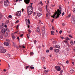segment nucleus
I'll list each match as a JSON object with an SVG mask.
<instances>
[{
    "label": "nucleus",
    "instance_id": "59",
    "mask_svg": "<svg viewBox=\"0 0 75 75\" xmlns=\"http://www.w3.org/2000/svg\"><path fill=\"white\" fill-rule=\"evenodd\" d=\"M5 27H7V25H5Z\"/></svg>",
    "mask_w": 75,
    "mask_h": 75
},
{
    "label": "nucleus",
    "instance_id": "2",
    "mask_svg": "<svg viewBox=\"0 0 75 75\" xmlns=\"http://www.w3.org/2000/svg\"><path fill=\"white\" fill-rule=\"evenodd\" d=\"M27 11L28 16H30L31 14L33 13V8H30V6H28L27 8Z\"/></svg>",
    "mask_w": 75,
    "mask_h": 75
},
{
    "label": "nucleus",
    "instance_id": "32",
    "mask_svg": "<svg viewBox=\"0 0 75 75\" xmlns=\"http://www.w3.org/2000/svg\"><path fill=\"white\" fill-rule=\"evenodd\" d=\"M8 17L9 18H11L12 17V16H11V15H9L8 16Z\"/></svg>",
    "mask_w": 75,
    "mask_h": 75
},
{
    "label": "nucleus",
    "instance_id": "51",
    "mask_svg": "<svg viewBox=\"0 0 75 75\" xmlns=\"http://www.w3.org/2000/svg\"><path fill=\"white\" fill-rule=\"evenodd\" d=\"M62 72H63V70L61 71H60V74H62Z\"/></svg>",
    "mask_w": 75,
    "mask_h": 75
},
{
    "label": "nucleus",
    "instance_id": "58",
    "mask_svg": "<svg viewBox=\"0 0 75 75\" xmlns=\"http://www.w3.org/2000/svg\"><path fill=\"white\" fill-rule=\"evenodd\" d=\"M17 39H18V40H19L20 39L19 37H17Z\"/></svg>",
    "mask_w": 75,
    "mask_h": 75
},
{
    "label": "nucleus",
    "instance_id": "50",
    "mask_svg": "<svg viewBox=\"0 0 75 75\" xmlns=\"http://www.w3.org/2000/svg\"><path fill=\"white\" fill-rule=\"evenodd\" d=\"M46 52H50V50H47L46 51Z\"/></svg>",
    "mask_w": 75,
    "mask_h": 75
},
{
    "label": "nucleus",
    "instance_id": "11",
    "mask_svg": "<svg viewBox=\"0 0 75 75\" xmlns=\"http://www.w3.org/2000/svg\"><path fill=\"white\" fill-rule=\"evenodd\" d=\"M4 45H6V46H8L9 45V43L7 42H6L4 43Z\"/></svg>",
    "mask_w": 75,
    "mask_h": 75
},
{
    "label": "nucleus",
    "instance_id": "52",
    "mask_svg": "<svg viewBox=\"0 0 75 75\" xmlns=\"http://www.w3.org/2000/svg\"><path fill=\"white\" fill-rule=\"evenodd\" d=\"M27 37L28 38H30V37H29V36L28 35V34L27 35Z\"/></svg>",
    "mask_w": 75,
    "mask_h": 75
},
{
    "label": "nucleus",
    "instance_id": "49",
    "mask_svg": "<svg viewBox=\"0 0 75 75\" xmlns=\"http://www.w3.org/2000/svg\"><path fill=\"white\" fill-rule=\"evenodd\" d=\"M17 26L16 27V28H18V27H19V24L18 25H17Z\"/></svg>",
    "mask_w": 75,
    "mask_h": 75
},
{
    "label": "nucleus",
    "instance_id": "26",
    "mask_svg": "<svg viewBox=\"0 0 75 75\" xmlns=\"http://www.w3.org/2000/svg\"><path fill=\"white\" fill-rule=\"evenodd\" d=\"M71 16V13L69 14L67 16L68 18H69V17H70Z\"/></svg>",
    "mask_w": 75,
    "mask_h": 75
},
{
    "label": "nucleus",
    "instance_id": "23",
    "mask_svg": "<svg viewBox=\"0 0 75 75\" xmlns=\"http://www.w3.org/2000/svg\"><path fill=\"white\" fill-rule=\"evenodd\" d=\"M66 40H67V41H68V40H70V39H69V38L68 37L66 38Z\"/></svg>",
    "mask_w": 75,
    "mask_h": 75
},
{
    "label": "nucleus",
    "instance_id": "43",
    "mask_svg": "<svg viewBox=\"0 0 75 75\" xmlns=\"http://www.w3.org/2000/svg\"><path fill=\"white\" fill-rule=\"evenodd\" d=\"M47 5L46 6V10L47 11Z\"/></svg>",
    "mask_w": 75,
    "mask_h": 75
},
{
    "label": "nucleus",
    "instance_id": "33",
    "mask_svg": "<svg viewBox=\"0 0 75 75\" xmlns=\"http://www.w3.org/2000/svg\"><path fill=\"white\" fill-rule=\"evenodd\" d=\"M0 38H1V39H3V37L1 35H0Z\"/></svg>",
    "mask_w": 75,
    "mask_h": 75
},
{
    "label": "nucleus",
    "instance_id": "40",
    "mask_svg": "<svg viewBox=\"0 0 75 75\" xmlns=\"http://www.w3.org/2000/svg\"><path fill=\"white\" fill-rule=\"evenodd\" d=\"M30 55H33L34 54V53L33 52H32L30 53Z\"/></svg>",
    "mask_w": 75,
    "mask_h": 75
},
{
    "label": "nucleus",
    "instance_id": "10",
    "mask_svg": "<svg viewBox=\"0 0 75 75\" xmlns=\"http://www.w3.org/2000/svg\"><path fill=\"white\" fill-rule=\"evenodd\" d=\"M42 34H45V28H42Z\"/></svg>",
    "mask_w": 75,
    "mask_h": 75
},
{
    "label": "nucleus",
    "instance_id": "7",
    "mask_svg": "<svg viewBox=\"0 0 75 75\" xmlns=\"http://www.w3.org/2000/svg\"><path fill=\"white\" fill-rule=\"evenodd\" d=\"M1 35H3L5 34V29H3L1 30Z\"/></svg>",
    "mask_w": 75,
    "mask_h": 75
},
{
    "label": "nucleus",
    "instance_id": "13",
    "mask_svg": "<svg viewBox=\"0 0 75 75\" xmlns=\"http://www.w3.org/2000/svg\"><path fill=\"white\" fill-rule=\"evenodd\" d=\"M41 60L42 61H45V58L44 57H42L41 58Z\"/></svg>",
    "mask_w": 75,
    "mask_h": 75
},
{
    "label": "nucleus",
    "instance_id": "38",
    "mask_svg": "<svg viewBox=\"0 0 75 75\" xmlns=\"http://www.w3.org/2000/svg\"><path fill=\"white\" fill-rule=\"evenodd\" d=\"M62 33V31L61 30L59 32V33L60 34H61Z\"/></svg>",
    "mask_w": 75,
    "mask_h": 75
},
{
    "label": "nucleus",
    "instance_id": "57",
    "mask_svg": "<svg viewBox=\"0 0 75 75\" xmlns=\"http://www.w3.org/2000/svg\"><path fill=\"white\" fill-rule=\"evenodd\" d=\"M67 32H68V33H71V31H68Z\"/></svg>",
    "mask_w": 75,
    "mask_h": 75
},
{
    "label": "nucleus",
    "instance_id": "47",
    "mask_svg": "<svg viewBox=\"0 0 75 75\" xmlns=\"http://www.w3.org/2000/svg\"><path fill=\"white\" fill-rule=\"evenodd\" d=\"M73 11L74 13H75V8L73 9Z\"/></svg>",
    "mask_w": 75,
    "mask_h": 75
},
{
    "label": "nucleus",
    "instance_id": "17",
    "mask_svg": "<svg viewBox=\"0 0 75 75\" xmlns=\"http://www.w3.org/2000/svg\"><path fill=\"white\" fill-rule=\"evenodd\" d=\"M73 21L74 22L73 24H74V25H75V17H74V18H73Z\"/></svg>",
    "mask_w": 75,
    "mask_h": 75
},
{
    "label": "nucleus",
    "instance_id": "29",
    "mask_svg": "<svg viewBox=\"0 0 75 75\" xmlns=\"http://www.w3.org/2000/svg\"><path fill=\"white\" fill-rule=\"evenodd\" d=\"M51 33V35H54V31H52Z\"/></svg>",
    "mask_w": 75,
    "mask_h": 75
},
{
    "label": "nucleus",
    "instance_id": "56",
    "mask_svg": "<svg viewBox=\"0 0 75 75\" xmlns=\"http://www.w3.org/2000/svg\"><path fill=\"white\" fill-rule=\"evenodd\" d=\"M23 34H22L21 35V37H23Z\"/></svg>",
    "mask_w": 75,
    "mask_h": 75
},
{
    "label": "nucleus",
    "instance_id": "12",
    "mask_svg": "<svg viewBox=\"0 0 75 75\" xmlns=\"http://www.w3.org/2000/svg\"><path fill=\"white\" fill-rule=\"evenodd\" d=\"M28 21L29 24H30V19H28V20H26V23L27 24V22Z\"/></svg>",
    "mask_w": 75,
    "mask_h": 75
},
{
    "label": "nucleus",
    "instance_id": "46",
    "mask_svg": "<svg viewBox=\"0 0 75 75\" xmlns=\"http://www.w3.org/2000/svg\"><path fill=\"white\" fill-rule=\"evenodd\" d=\"M60 38H62V39L63 40H64V38L63 37H60Z\"/></svg>",
    "mask_w": 75,
    "mask_h": 75
},
{
    "label": "nucleus",
    "instance_id": "54",
    "mask_svg": "<svg viewBox=\"0 0 75 75\" xmlns=\"http://www.w3.org/2000/svg\"><path fill=\"white\" fill-rule=\"evenodd\" d=\"M52 29L53 30H55V29H54V27L53 26L52 27Z\"/></svg>",
    "mask_w": 75,
    "mask_h": 75
},
{
    "label": "nucleus",
    "instance_id": "31",
    "mask_svg": "<svg viewBox=\"0 0 75 75\" xmlns=\"http://www.w3.org/2000/svg\"><path fill=\"white\" fill-rule=\"evenodd\" d=\"M68 36L70 37V38H73V37H72V36L71 35H68Z\"/></svg>",
    "mask_w": 75,
    "mask_h": 75
},
{
    "label": "nucleus",
    "instance_id": "25",
    "mask_svg": "<svg viewBox=\"0 0 75 75\" xmlns=\"http://www.w3.org/2000/svg\"><path fill=\"white\" fill-rule=\"evenodd\" d=\"M6 24H8V23H9V21H8V20H7L6 21Z\"/></svg>",
    "mask_w": 75,
    "mask_h": 75
},
{
    "label": "nucleus",
    "instance_id": "62",
    "mask_svg": "<svg viewBox=\"0 0 75 75\" xmlns=\"http://www.w3.org/2000/svg\"><path fill=\"white\" fill-rule=\"evenodd\" d=\"M72 64H73V65H74V62H72Z\"/></svg>",
    "mask_w": 75,
    "mask_h": 75
},
{
    "label": "nucleus",
    "instance_id": "61",
    "mask_svg": "<svg viewBox=\"0 0 75 75\" xmlns=\"http://www.w3.org/2000/svg\"><path fill=\"white\" fill-rule=\"evenodd\" d=\"M39 10H40V11H41V9H39Z\"/></svg>",
    "mask_w": 75,
    "mask_h": 75
},
{
    "label": "nucleus",
    "instance_id": "63",
    "mask_svg": "<svg viewBox=\"0 0 75 75\" xmlns=\"http://www.w3.org/2000/svg\"><path fill=\"white\" fill-rule=\"evenodd\" d=\"M16 48H17V49H18V47L16 46Z\"/></svg>",
    "mask_w": 75,
    "mask_h": 75
},
{
    "label": "nucleus",
    "instance_id": "42",
    "mask_svg": "<svg viewBox=\"0 0 75 75\" xmlns=\"http://www.w3.org/2000/svg\"><path fill=\"white\" fill-rule=\"evenodd\" d=\"M34 42L35 44H36V43L37 42V41H36V40H35V41H34Z\"/></svg>",
    "mask_w": 75,
    "mask_h": 75
},
{
    "label": "nucleus",
    "instance_id": "27",
    "mask_svg": "<svg viewBox=\"0 0 75 75\" xmlns=\"http://www.w3.org/2000/svg\"><path fill=\"white\" fill-rule=\"evenodd\" d=\"M70 43L71 45H74V42H72V41H71Z\"/></svg>",
    "mask_w": 75,
    "mask_h": 75
},
{
    "label": "nucleus",
    "instance_id": "5",
    "mask_svg": "<svg viewBox=\"0 0 75 75\" xmlns=\"http://www.w3.org/2000/svg\"><path fill=\"white\" fill-rule=\"evenodd\" d=\"M21 11H17L16 13V16H18L19 17L21 16Z\"/></svg>",
    "mask_w": 75,
    "mask_h": 75
},
{
    "label": "nucleus",
    "instance_id": "34",
    "mask_svg": "<svg viewBox=\"0 0 75 75\" xmlns=\"http://www.w3.org/2000/svg\"><path fill=\"white\" fill-rule=\"evenodd\" d=\"M45 72H46V73H48V70H45Z\"/></svg>",
    "mask_w": 75,
    "mask_h": 75
},
{
    "label": "nucleus",
    "instance_id": "24",
    "mask_svg": "<svg viewBox=\"0 0 75 75\" xmlns=\"http://www.w3.org/2000/svg\"><path fill=\"white\" fill-rule=\"evenodd\" d=\"M30 68L31 69H34V67H32L31 66L30 67Z\"/></svg>",
    "mask_w": 75,
    "mask_h": 75
},
{
    "label": "nucleus",
    "instance_id": "21",
    "mask_svg": "<svg viewBox=\"0 0 75 75\" xmlns=\"http://www.w3.org/2000/svg\"><path fill=\"white\" fill-rule=\"evenodd\" d=\"M6 41H7V42H10V40L9 39H7L6 40Z\"/></svg>",
    "mask_w": 75,
    "mask_h": 75
},
{
    "label": "nucleus",
    "instance_id": "37",
    "mask_svg": "<svg viewBox=\"0 0 75 75\" xmlns=\"http://www.w3.org/2000/svg\"><path fill=\"white\" fill-rule=\"evenodd\" d=\"M53 42V44H56V43H57V41H54Z\"/></svg>",
    "mask_w": 75,
    "mask_h": 75
},
{
    "label": "nucleus",
    "instance_id": "64",
    "mask_svg": "<svg viewBox=\"0 0 75 75\" xmlns=\"http://www.w3.org/2000/svg\"><path fill=\"white\" fill-rule=\"evenodd\" d=\"M6 2H8V0H6Z\"/></svg>",
    "mask_w": 75,
    "mask_h": 75
},
{
    "label": "nucleus",
    "instance_id": "45",
    "mask_svg": "<svg viewBox=\"0 0 75 75\" xmlns=\"http://www.w3.org/2000/svg\"><path fill=\"white\" fill-rule=\"evenodd\" d=\"M19 22V21L18 20H17L16 21V23H18Z\"/></svg>",
    "mask_w": 75,
    "mask_h": 75
},
{
    "label": "nucleus",
    "instance_id": "1",
    "mask_svg": "<svg viewBox=\"0 0 75 75\" xmlns=\"http://www.w3.org/2000/svg\"><path fill=\"white\" fill-rule=\"evenodd\" d=\"M59 9H57V11H56L55 13H54V15H53V16H51L52 17H53V18H58L59 17V15L61 13V11H62V8L61 7L59 6Z\"/></svg>",
    "mask_w": 75,
    "mask_h": 75
},
{
    "label": "nucleus",
    "instance_id": "39",
    "mask_svg": "<svg viewBox=\"0 0 75 75\" xmlns=\"http://www.w3.org/2000/svg\"><path fill=\"white\" fill-rule=\"evenodd\" d=\"M29 67V66H27L25 67V68L26 69H27Z\"/></svg>",
    "mask_w": 75,
    "mask_h": 75
},
{
    "label": "nucleus",
    "instance_id": "14",
    "mask_svg": "<svg viewBox=\"0 0 75 75\" xmlns=\"http://www.w3.org/2000/svg\"><path fill=\"white\" fill-rule=\"evenodd\" d=\"M5 31L6 33H8L10 32V30H9V29H6L5 30Z\"/></svg>",
    "mask_w": 75,
    "mask_h": 75
},
{
    "label": "nucleus",
    "instance_id": "48",
    "mask_svg": "<svg viewBox=\"0 0 75 75\" xmlns=\"http://www.w3.org/2000/svg\"><path fill=\"white\" fill-rule=\"evenodd\" d=\"M66 64H68L69 63V61L68 60H67V61H66Z\"/></svg>",
    "mask_w": 75,
    "mask_h": 75
},
{
    "label": "nucleus",
    "instance_id": "35",
    "mask_svg": "<svg viewBox=\"0 0 75 75\" xmlns=\"http://www.w3.org/2000/svg\"><path fill=\"white\" fill-rule=\"evenodd\" d=\"M3 26H2V25L0 26V29H1L2 28H3Z\"/></svg>",
    "mask_w": 75,
    "mask_h": 75
},
{
    "label": "nucleus",
    "instance_id": "20",
    "mask_svg": "<svg viewBox=\"0 0 75 75\" xmlns=\"http://www.w3.org/2000/svg\"><path fill=\"white\" fill-rule=\"evenodd\" d=\"M56 48H60V46L59 45H56Z\"/></svg>",
    "mask_w": 75,
    "mask_h": 75
},
{
    "label": "nucleus",
    "instance_id": "6",
    "mask_svg": "<svg viewBox=\"0 0 75 75\" xmlns=\"http://www.w3.org/2000/svg\"><path fill=\"white\" fill-rule=\"evenodd\" d=\"M50 12L47 11L46 15V17L47 18H50Z\"/></svg>",
    "mask_w": 75,
    "mask_h": 75
},
{
    "label": "nucleus",
    "instance_id": "16",
    "mask_svg": "<svg viewBox=\"0 0 75 75\" xmlns=\"http://www.w3.org/2000/svg\"><path fill=\"white\" fill-rule=\"evenodd\" d=\"M41 15H42V14L41 13H38L37 14V16L38 17H40V16H41Z\"/></svg>",
    "mask_w": 75,
    "mask_h": 75
},
{
    "label": "nucleus",
    "instance_id": "4",
    "mask_svg": "<svg viewBox=\"0 0 75 75\" xmlns=\"http://www.w3.org/2000/svg\"><path fill=\"white\" fill-rule=\"evenodd\" d=\"M55 68L57 71H61V67L59 66H56Z\"/></svg>",
    "mask_w": 75,
    "mask_h": 75
},
{
    "label": "nucleus",
    "instance_id": "19",
    "mask_svg": "<svg viewBox=\"0 0 75 75\" xmlns=\"http://www.w3.org/2000/svg\"><path fill=\"white\" fill-rule=\"evenodd\" d=\"M74 72V70L73 69H71L70 71V72L71 74H72Z\"/></svg>",
    "mask_w": 75,
    "mask_h": 75
},
{
    "label": "nucleus",
    "instance_id": "3",
    "mask_svg": "<svg viewBox=\"0 0 75 75\" xmlns=\"http://www.w3.org/2000/svg\"><path fill=\"white\" fill-rule=\"evenodd\" d=\"M6 52V50L4 49V47L2 46H0V52L1 53H5Z\"/></svg>",
    "mask_w": 75,
    "mask_h": 75
},
{
    "label": "nucleus",
    "instance_id": "44",
    "mask_svg": "<svg viewBox=\"0 0 75 75\" xmlns=\"http://www.w3.org/2000/svg\"><path fill=\"white\" fill-rule=\"evenodd\" d=\"M64 42H66V43H67V44H68V42L67 41H64Z\"/></svg>",
    "mask_w": 75,
    "mask_h": 75
},
{
    "label": "nucleus",
    "instance_id": "60",
    "mask_svg": "<svg viewBox=\"0 0 75 75\" xmlns=\"http://www.w3.org/2000/svg\"><path fill=\"white\" fill-rule=\"evenodd\" d=\"M25 48V47L24 46H23V48Z\"/></svg>",
    "mask_w": 75,
    "mask_h": 75
},
{
    "label": "nucleus",
    "instance_id": "28",
    "mask_svg": "<svg viewBox=\"0 0 75 75\" xmlns=\"http://www.w3.org/2000/svg\"><path fill=\"white\" fill-rule=\"evenodd\" d=\"M39 4H41L42 6H43V4H42V1L40 2L39 3Z\"/></svg>",
    "mask_w": 75,
    "mask_h": 75
},
{
    "label": "nucleus",
    "instance_id": "15",
    "mask_svg": "<svg viewBox=\"0 0 75 75\" xmlns=\"http://www.w3.org/2000/svg\"><path fill=\"white\" fill-rule=\"evenodd\" d=\"M4 4L5 6L6 7L7 6V3L6 2V1H4Z\"/></svg>",
    "mask_w": 75,
    "mask_h": 75
},
{
    "label": "nucleus",
    "instance_id": "36",
    "mask_svg": "<svg viewBox=\"0 0 75 75\" xmlns=\"http://www.w3.org/2000/svg\"><path fill=\"white\" fill-rule=\"evenodd\" d=\"M50 50H53V47H51L50 48Z\"/></svg>",
    "mask_w": 75,
    "mask_h": 75
},
{
    "label": "nucleus",
    "instance_id": "18",
    "mask_svg": "<svg viewBox=\"0 0 75 75\" xmlns=\"http://www.w3.org/2000/svg\"><path fill=\"white\" fill-rule=\"evenodd\" d=\"M36 31L38 32L39 31H40V27H38V28L36 29Z\"/></svg>",
    "mask_w": 75,
    "mask_h": 75
},
{
    "label": "nucleus",
    "instance_id": "53",
    "mask_svg": "<svg viewBox=\"0 0 75 75\" xmlns=\"http://www.w3.org/2000/svg\"><path fill=\"white\" fill-rule=\"evenodd\" d=\"M28 31H29V32L31 33V30H30V29L28 30Z\"/></svg>",
    "mask_w": 75,
    "mask_h": 75
},
{
    "label": "nucleus",
    "instance_id": "22",
    "mask_svg": "<svg viewBox=\"0 0 75 75\" xmlns=\"http://www.w3.org/2000/svg\"><path fill=\"white\" fill-rule=\"evenodd\" d=\"M12 38H13V40H14V38H15V37L14 36V35H12Z\"/></svg>",
    "mask_w": 75,
    "mask_h": 75
},
{
    "label": "nucleus",
    "instance_id": "41",
    "mask_svg": "<svg viewBox=\"0 0 75 75\" xmlns=\"http://www.w3.org/2000/svg\"><path fill=\"white\" fill-rule=\"evenodd\" d=\"M62 24L63 26H65V24L64 23H62Z\"/></svg>",
    "mask_w": 75,
    "mask_h": 75
},
{
    "label": "nucleus",
    "instance_id": "55",
    "mask_svg": "<svg viewBox=\"0 0 75 75\" xmlns=\"http://www.w3.org/2000/svg\"><path fill=\"white\" fill-rule=\"evenodd\" d=\"M64 14H65V13L64 12H63L62 13V16H64Z\"/></svg>",
    "mask_w": 75,
    "mask_h": 75
},
{
    "label": "nucleus",
    "instance_id": "8",
    "mask_svg": "<svg viewBox=\"0 0 75 75\" xmlns=\"http://www.w3.org/2000/svg\"><path fill=\"white\" fill-rule=\"evenodd\" d=\"M54 51L55 52L57 53V52H59V50L58 49H54Z\"/></svg>",
    "mask_w": 75,
    "mask_h": 75
},
{
    "label": "nucleus",
    "instance_id": "9",
    "mask_svg": "<svg viewBox=\"0 0 75 75\" xmlns=\"http://www.w3.org/2000/svg\"><path fill=\"white\" fill-rule=\"evenodd\" d=\"M24 1L25 3H26L27 4H29L30 0H24Z\"/></svg>",
    "mask_w": 75,
    "mask_h": 75
},
{
    "label": "nucleus",
    "instance_id": "30",
    "mask_svg": "<svg viewBox=\"0 0 75 75\" xmlns=\"http://www.w3.org/2000/svg\"><path fill=\"white\" fill-rule=\"evenodd\" d=\"M51 6L52 7H54V6H55V4L53 5V4H51Z\"/></svg>",
    "mask_w": 75,
    "mask_h": 75
}]
</instances>
